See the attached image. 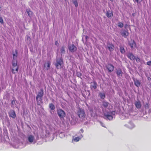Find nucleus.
<instances>
[{"mask_svg":"<svg viewBox=\"0 0 151 151\" xmlns=\"http://www.w3.org/2000/svg\"><path fill=\"white\" fill-rule=\"evenodd\" d=\"M107 47L110 51H113L114 48V46L113 45L109 43L107 44Z\"/></svg>","mask_w":151,"mask_h":151,"instance_id":"11","label":"nucleus"},{"mask_svg":"<svg viewBox=\"0 0 151 151\" xmlns=\"http://www.w3.org/2000/svg\"><path fill=\"white\" fill-rule=\"evenodd\" d=\"M93 88L95 89L96 88V84L95 83H94V85L93 86Z\"/></svg>","mask_w":151,"mask_h":151,"instance_id":"35","label":"nucleus"},{"mask_svg":"<svg viewBox=\"0 0 151 151\" xmlns=\"http://www.w3.org/2000/svg\"><path fill=\"white\" fill-rule=\"evenodd\" d=\"M27 39L29 40H30V38L29 37H27Z\"/></svg>","mask_w":151,"mask_h":151,"instance_id":"40","label":"nucleus"},{"mask_svg":"<svg viewBox=\"0 0 151 151\" xmlns=\"http://www.w3.org/2000/svg\"><path fill=\"white\" fill-rule=\"evenodd\" d=\"M127 56L131 60H134L135 59V57L133 54L131 53H129L128 54Z\"/></svg>","mask_w":151,"mask_h":151,"instance_id":"18","label":"nucleus"},{"mask_svg":"<svg viewBox=\"0 0 151 151\" xmlns=\"http://www.w3.org/2000/svg\"><path fill=\"white\" fill-rule=\"evenodd\" d=\"M57 113L60 118H63L65 116V114L64 111L61 109L57 110Z\"/></svg>","mask_w":151,"mask_h":151,"instance_id":"2","label":"nucleus"},{"mask_svg":"<svg viewBox=\"0 0 151 151\" xmlns=\"http://www.w3.org/2000/svg\"><path fill=\"white\" fill-rule=\"evenodd\" d=\"M49 107L51 110H53L55 109V107L52 104H49Z\"/></svg>","mask_w":151,"mask_h":151,"instance_id":"27","label":"nucleus"},{"mask_svg":"<svg viewBox=\"0 0 151 151\" xmlns=\"http://www.w3.org/2000/svg\"><path fill=\"white\" fill-rule=\"evenodd\" d=\"M111 1H113V0H110Z\"/></svg>","mask_w":151,"mask_h":151,"instance_id":"43","label":"nucleus"},{"mask_svg":"<svg viewBox=\"0 0 151 151\" xmlns=\"http://www.w3.org/2000/svg\"><path fill=\"white\" fill-rule=\"evenodd\" d=\"M142 0H133L134 2H137L138 4L140 3Z\"/></svg>","mask_w":151,"mask_h":151,"instance_id":"30","label":"nucleus"},{"mask_svg":"<svg viewBox=\"0 0 151 151\" xmlns=\"http://www.w3.org/2000/svg\"><path fill=\"white\" fill-rule=\"evenodd\" d=\"M123 24L121 22H119L118 24V27L122 28L123 26Z\"/></svg>","mask_w":151,"mask_h":151,"instance_id":"29","label":"nucleus"},{"mask_svg":"<svg viewBox=\"0 0 151 151\" xmlns=\"http://www.w3.org/2000/svg\"><path fill=\"white\" fill-rule=\"evenodd\" d=\"M101 125L102 126L104 127V126H103V124H102V123H101Z\"/></svg>","mask_w":151,"mask_h":151,"instance_id":"42","label":"nucleus"},{"mask_svg":"<svg viewBox=\"0 0 151 151\" xmlns=\"http://www.w3.org/2000/svg\"><path fill=\"white\" fill-rule=\"evenodd\" d=\"M112 113L105 111L104 113V118L106 119H108L109 120H111L113 119L112 116Z\"/></svg>","mask_w":151,"mask_h":151,"instance_id":"4","label":"nucleus"},{"mask_svg":"<svg viewBox=\"0 0 151 151\" xmlns=\"http://www.w3.org/2000/svg\"><path fill=\"white\" fill-rule=\"evenodd\" d=\"M12 71L13 73H16L18 71V67L17 65V62H13L12 67Z\"/></svg>","mask_w":151,"mask_h":151,"instance_id":"1","label":"nucleus"},{"mask_svg":"<svg viewBox=\"0 0 151 151\" xmlns=\"http://www.w3.org/2000/svg\"><path fill=\"white\" fill-rule=\"evenodd\" d=\"M116 73L118 76H122V72L120 69H118L116 70Z\"/></svg>","mask_w":151,"mask_h":151,"instance_id":"22","label":"nucleus"},{"mask_svg":"<svg viewBox=\"0 0 151 151\" xmlns=\"http://www.w3.org/2000/svg\"><path fill=\"white\" fill-rule=\"evenodd\" d=\"M107 69L109 72L113 71L114 68V66L111 64H108L106 66Z\"/></svg>","mask_w":151,"mask_h":151,"instance_id":"10","label":"nucleus"},{"mask_svg":"<svg viewBox=\"0 0 151 151\" xmlns=\"http://www.w3.org/2000/svg\"><path fill=\"white\" fill-rule=\"evenodd\" d=\"M15 53L13 54V59L14 60L13 62H15L16 61L17 62L16 59L17 56V51L16 50L15 51Z\"/></svg>","mask_w":151,"mask_h":151,"instance_id":"20","label":"nucleus"},{"mask_svg":"<svg viewBox=\"0 0 151 151\" xmlns=\"http://www.w3.org/2000/svg\"><path fill=\"white\" fill-rule=\"evenodd\" d=\"M145 107L146 108H148V105L147 104L145 105Z\"/></svg>","mask_w":151,"mask_h":151,"instance_id":"39","label":"nucleus"},{"mask_svg":"<svg viewBox=\"0 0 151 151\" xmlns=\"http://www.w3.org/2000/svg\"><path fill=\"white\" fill-rule=\"evenodd\" d=\"M81 132H82V133H83V129H81Z\"/></svg>","mask_w":151,"mask_h":151,"instance_id":"41","label":"nucleus"},{"mask_svg":"<svg viewBox=\"0 0 151 151\" xmlns=\"http://www.w3.org/2000/svg\"><path fill=\"white\" fill-rule=\"evenodd\" d=\"M0 22L1 24H3L4 22L2 17H0Z\"/></svg>","mask_w":151,"mask_h":151,"instance_id":"32","label":"nucleus"},{"mask_svg":"<svg viewBox=\"0 0 151 151\" xmlns=\"http://www.w3.org/2000/svg\"><path fill=\"white\" fill-rule=\"evenodd\" d=\"M26 11L29 16L31 17L32 16V12L29 9H27Z\"/></svg>","mask_w":151,"mask_h":151,"instance_id":"26","label":"nucleus"},{"mask_svg":"<svg viewBox=\"0 0 151 151\" xmlns=\"http://www.w3.org/2000/svg\"><path fill=\"white\" fill-rule=\"evenodd\" d=\"M106 16L108 18H110L112 16V13L111 12L108 11L106 13Z\"/></svg>","mask_w":151,"mask_h":151,"instance_id":"23","label":"nucleus"},{"mask_svg":"<svg viewBox=\"0 0 151 151\" xmlns=\"http://www.w3.org/2000/svg\"><path fill=\"white\" fill-rule=\"evenodd\" d=\"M63 135V134L62 133H60V134H59V136L61 137V138H62L63 137V136H62V135Z\"/></svg>","mask_w":151,"mask_h":151,"instance_id":"37","label":"nucleus"},{"mask_svg":"<svg viewBox=\"0 0 151 151\" xmlns=\"http://www.w3.org/2000/svg\"><path fill=\"white\" fill-rule=\"evenodd\" d=\"M80 137H77L75 138H73L72 142H73V141H75L76 142L78 141L83 137V136L82 135H81Z\"/></svg>","mask_w":151,"mask_h":151,"instance_id":"17","label":"nucleus"},{"mask_svg":"<svg viewBox=\"0 0 151 151\" xmlns=\"http://www.w3.org/2000/svg\"><path fill=\"white\" fill-rule=\"evenodd\" d=\"M109 105V104L107 102L105 101H103L102 102V106H103L105 108H108V107Z\"/></svg>","mask_w":151,"mask_h":151,"instance_id":"15","label":"nucleus"},{"mask_svg":"<svg viewBox=\"0 0 151 151\" xmlns=\"http://www.w3.org/2000/svg\"><path fill=\"white\" fill-rule=\"evenodd\" d=\"M27 139L28 142L31 143L35 144L36 142V140L33 135H29L27 137Z\"/></svg>","mask_w":151,"mask_h":151,"instance_id":"5","label":"nucleus"},{"mask_svg":"<svg viewBox=\"0 0 151 151\" xmlns=\"http://www.w3.org/2000/svg\"><path fill=\"white\" fill-rule=\"evenodd\" d=\"M78 114L80 118L84 116L85 113L84 110L80 108H79L77 111Z\"/></svg>","mask_w":151,"mask_h":151,"instance_id":"7","label":"nucleus"},{"mask_svg":"<svg viewBox=\"0 0 151 151\" xmlns=\"http://www.w3.org/2000/svg\"><path fill=\"white\" fill-rule=\"evenodd\" d=\"M147 65H151V61H149L147 63Z\"/></svg>","mask_w":151,"mask_h":151,"instance_id":"34","label":"nucleus"},{"mask_svg":"<svg viewBox=\"0 0 151 151\" xmlns=\"http://www.w3.org/2000/svg\"><path fill=\"white\" fill-rule=\"evenodd\" d=\"M15 101L14 100H13L12 101L11 103L12 105H14L15 104Z\"/></svg>","mask_w":151,"mask_h":151,"instance_id":"36","label":"nucleus"},{"mask_svg":"<svg viewBox=\"0 0 151 151\" xmlns=\"http://www.w3.org/2000/svg\"><path fill=\"white\" fill-rule=\"evenodd\" d=\"M125 126H126L130 129H132L134 127V125L132 122L129 123L128 124H126Z\"/></svg>","mask_w":151,"mask_h":151,"instance_id":"16","label":"nucleus"},{"mask_svg":"<svg viewBox=\"0 0 151 151\" xmlns=\"http://www.w3.org/2000/svg\"><path fill=\"white\" fill-rule=\"evenodd\" d=\"M121 34L124 37H126L129 35L128 31L122 30L121 31Z\"/></svg>","mask_w":151,"mask_h":151,"instance_id":"9","label":"nucleus"},{"mask_svg":"<svg viewBox=\"0 0 151 151\" xmlns=\"http://www.w3.org/2000/svg\"><path fill=\"white\" fill-rule=\"evenodd\" d=\"M68 48L69 50L71 52H74L77 50V47L73 44L69 45Z\"/></svg>","mask_w":151,"mask_h":151,"instance_id":"8","label":"nucleus"},{"mask_svg":"<svg viewBox=\"0 0 151 151\" xmlns=\"http://www.w3.org/2000/svg\"><path fill=\"white\" fill-rule=\"evenodd\" d=\"M65 52V47H62L60 48V53L61 55H64Z\"/></svg>","mask_w":151,"mask_h":151,"instance_id":"24","label":"nucleus"},{"mask_svg":"<svg viewBox=\"0 0 151 151\" xmlns=\"http://www.w3.org/2000/svg\"><path fill=\"white\" fill-rule=\"evenodd\" d=\"M1 8V7L0 6V9Z\"/></svg>","mask_w":151,"mask_h":151,"instance_id":"44","label":"nucleus"},{"mask_svg":"<svg viewBox=\"0 0 151 151\" xmlns=\"http://www.w3.org/2000/svg\"><path fill=\"white\" fill-rule=\"evenodd\" d=\"M73 3L74 4L76 7H77L78 5V3H77V2L76 0L74 1Z\"/></svg>","mask_w":151,"mask_h":151,"instance_id":"31","label":"nucleus"},{"mask_svg":"<svg viewBox=\"0 0 151 151\" xmlns=\"http://www.w3.org/2000/svg\"><path fill=\"white\" fill-rule=\"evenodd\" d=\"M43 95V91L42 89H41L40 92L38 93L36 97V99L38 102L41 101Z\"/></svg>","mask_w":151,"mask_h":151,"instance_id":"3","label":"nucleus"},{"mask_svg":"<svg viewBox=\"0 0 151 151\" xmlns=\"http://www.w3.org/2000/svg\"><path fill=\"white\" fill-rule=\"evenodd\" d=\"M63 63V61L61 59H59L57 60V63L55 65L56 67L59 69L61 68V65Z\"/></svg>","mask_w":151,"mask_h":151,"instance_id":"6","label":"nucleus"},{"mask_svg":"<svg viewBox=\"0 0 151 151\" xmlns=\"http://www.w3.org/2000/svg\"><path fill=\"white\" fill-rule=\"evenodd\" d=\"M99 96L102 99H104L105 96V94L104 93H100L99 94Z\"/></svg>","mask_w":151,"mask_h":151,"instance_id":"25","label":"nucleus"},{"mask_svg":"<svg viewBox=\"0 0 151 151\" xmlns=\"http://www.w3.org/2000/svg\"><path fill=\"white\" fill-rule=\"evenodd\" d=\"M10 116L13 118H15L16 117V114L15 111L13 110H11L9 113Z\"/></svg>","mask_w":151,"mask_h":151,"instance_id":"12","label":"nucleus"},{"mask_svg":"<svg viewBox=\"0 0 151 151\" xmlns=\"http://www.w3.org/2000/svg\"><path fill=\"white\" fill-rule=\"evenodd\" d=\"M133 80L134 85L137 87H139L140 86V81L137 79L135 78H134Z\"/></svg>","mask_w":151,"mask_h":151,"instance_id":"13","label":"nucleus"},{"mask_svg":"<svg viewBox=\"0 0 151 151\" xmlns=\"http://www.w3.org/2000/svg\"><path fill=\"white\" fill-rule=\"evenodd\" d=\"M50 65V63L49 61H48L47 63H45L44 65L45 67H47V69H49Z\"/></svg>","mask_w":151,"mask_h":151,"instance_id":"19","label":"nucleus"},{"mask_svg":"<svg viewBox=\"0 0 151 151\" xmlns=\"http://www.w3.org/2000/svg\"><path fill=\"white\" fill-rule=\"evenodd\" d=\"M135 105L136 107L138 109H140L141 107V105L140 102L139 101H135Z\"/></svg>","mask_w":151,"mask_h":151,"instance_id":"14","label":"nucleus"},{"mask_svg":"<svg viewBox=\"0 0 151 151\" xmlns=\"http://www.w3.org/2000/svg\"><path fill=\"white\" fill-rule=\"evenodd\" d=\"M55 44L56 45H58V42L56 41L55 42Z\"/></svg>","mask_w":151,"mask_h":151,"instance_id":"38","label":"nucleus"},{"mask_svg":"<svg viewBox=\"0 0 151 151\" xmlns=\"http://www.w3.org/2000/svg\"><path fill=\"white\" fill-rule=\"evenodd\" d=\"M136 61L137 62H139L140 61V59L138 58H135Z\"/></svg>","mask_w":151,"mask_h":151,"instance_id":"33","label":"nucleus"},{"mask_svg":"<svg viewBox=\"0 0 151 151\" xmlns=\"http://www.w3.org/2000/svg\"><path fill=\"white\" fill-rule=\"evenodd\" d=\"M120 51L122 53H123L124 52V49L123 47H120Z\"/></svg>","mask_w":151,"mask_h":151,"instance_id":"28","label":"nucleus"},{"mask_svg":"<svg viewBox=\"0 0 151 151\" xmlns=\"http://www.w3.org/2000/svg\"><path fill=\"white\" fill-rule=\"evenodd\" d=\"M129 45L131 48H133L136 46V44L134 41H132L129 43Z\"/></svg>","mask_w":151,"mask_h":151,"instance_id":"21","label":"nucleus"}]
</instances>
